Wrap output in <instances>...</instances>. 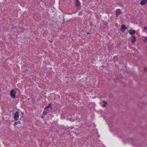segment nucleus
I'll return each instance as SVG.
<instances>
[{
    "instance_id": "obj_1",
    "label": "nucleus",
    "mask_w": 147,
    "mask_h": 147,
    "mask_svg": "<svg viewBox=\"0 0 147 147\" xmlns=\"http://www.w3.org/2000/svg\"><path fill=\"white\" fill-rule=\"evenodd\" d=\"M20 113L18 111L16 112L14 114V118L15 120H18L19 117Z\"/></svg>"
},
{
    "instance_id": "obj_15",
    "label": "nucleus",
    "mask_w": 147,
    "mask_h": 147,
    "mask_svg": "<svg viewBox=\"0 0 147 147\" xmlns=\"http://www.w3.org/2000/svg\"><path fill=\"white\" fill-rule=\"evenodd\" d=\"M146 29H147V28L146 27H144V31L145 32H146V31L145 30H146Z\"/></svg>"
},
{
    "instance_id": "obj_11",
    "label": "nucleus",
    "mask_w": 147,
    "mask_h": 147,
    "mask_svg": "<svg viewBox=\"0 0 147 147\" xmlns=\"http://www.w3.org/2000/svg\"><path fill=\"white\" fill-rule=\"evenodd\" d=\"M21 124V122L20 121H17L15 122L14 123V126H16V125L18 124Z\"/></svg>"
},
{
    "instance_id": "obj_7",
    "label": "nucleus",
    "mask_w": 147,
    "mask_h": 147,
    "mask_svg": "<svg viewBox=\"0 0 147 147\" xmlns=\"http://www.w3.org/2000/svg\"><path fill=\"white\" fill-rule=\"evenodd\" d=\"M132 39L131 40L132 43H134L135 42L136 40V38L135 36H132Z\"/></svg>"
},
{
    "instance_id": "obj_14",
    "label": "nucleus",
    "mask_w": 147,
    "mask_h": 147,
    "mask_svg": "<svg viewBox=\"0 0 147 147\" xmlns=\"http://www.w3.org/2000/svg\"><path fill=\"white\" fill-rule=\"evenodd\" d=\"M107 104V102H105V103H104V104L102 105V107H105L106 106V105Z\"/></svg>"
},
{
    "instance_id": "obj_20",
    "label": "nucleus",
    "mask_w": 147,
    "mask_h": 147,
    "mask_svg": "<svg viewBox=\"0 0 147 147\" xmlns=\"http://www.w3.org/2000/svg\"><path fill=\"white\" fill-rule=\"evenodd\" d=\"M22 114H23V113H22Z\"/></svg>"
},
{
    "instance_id": "obj_6",
    "label": "nucleus",
    "mask_w": 147,
    "mask_h": 147,
    "mask_svg": "<svg viewBox=\"0 0 147 147\" xmlns=\"http://www.w3.org/2000/svg\"><path fill=\"white\" fill-rule=\"evenodd\" d=\"M147 3V0H142L141 1L140 4L141 5H144Z\"/></svg>"
},
{
    "instance_id": "obj_4",
    "label": "nucleus",
    "mask_w": 147,
    "mask_h": 147,
    "mask_svg": "<svg viewBox=\"0 0 147 147\" xmlns=\"http://www.w3.org/2000/svg\"><path fill=\"white\" fill-rule=\"evenodd\" d=\"M122 12L121 10L119 9H117L116 10V16L117 17L118 16L121 14Z\"/></svg>"
},
{
    "instance_id": "obj_21",
    "label": "nucleus",
    "mask_w": 147,
    "mask_h": 147,
    "mask_svg": "<svg viewBox=\"0 0 147 147\" xmlns=\"http://www.w3.org/2000/svg\"><path fill=\"white\" fill-rule=\"evenodd\" d=\"M43 115L42 116V117Z\"/></svg>"
},
{
    "instance_id": "obj_9",
    "label": "nucleus",
    "mask_w": 147,
    "mask_h": 147,
    "mask_svg": "<svg viewBox=\"0 0 147 147\" xmlns=\"http://www.w3.org/2000/svg\"><path fill=\"white\" fill-rule=\"evenodd\" d=\"M51 105H52V104H51V103H49V105L47 106V107H45V109H50V108L52 109V107L51 108Z\"/></svg>"
},
{
    "instance_id": "obj_12",
    "label": "nucleus",
    "mask_w": 147,
    "mask_h": 147,
    "mask_svg": "<svg viewBox=\"0 0 147 147\" xmlns=\"http://www.w3.org/2000/svg\"><path fill=\"white\" fill-rule=\"evenodd\" d=\"M143 42L144 43H145L147 42V37H145L144 40H143Z\"/></svg>"
},
{
    "instance_id": "obj_13",
    "label": "nucleus",
    "mask_w": 147,
    "mask_h": 147,
    "mask_svg": "<svg viewBox=\"0 0 147 147\" xmlns=\"http://www.w3.org/2000/svg\"><path fill=\"white\" fill-rule=\"evenodd\" d=\"M52 108H50V109H45V110H47V111H49V113L50 112V111L51 110Z\"/></svg>"
},
{
    "instance_id": "obj_18",
    "label": "nucleus",
    "mask_w": 147,
    "mask_h": 147,
    "mask_svg": "<svg viewBox=\"0 0 147 147\" xmlns=\"http://www.w3.org/2000/svg\"><path fill=\"white\" fill-rule=\"evenodd\" d=\"M146 70H147V69H146V68H145V71H146Z\"/></svg>"
},
{
    "instance_id": "obj_3",
    "label": "nucleus",
    "mask_w": 147,
    "mask_h": 147,
    "mask_svg": "<svg viewBox=\"0 0 147 147\" xmlns=\"http://www.w3.org/2000/svg\"><path fill=\"white\" fill-rule=\"evenodd\" d=\"M127 29V27H126L125 25H122L120 28V30L121 31L124 32L125 30Z\"/></svg>"
},
{
    "instance_id": "obj_16",
    "label": "nucleus",
    "mask_w": 147,
    "mask_h": 147,
    "mask_svg": "<svg viewBox=\"0 0 147 147\" xmlns=\"http://www.w3.org/2000/svg\"><path fill=\"white\" fill-rule=\"evenodd\" d=\"M118 5H119V6H122V7H123V6H122V5L121 3H118Z\"/></svg>"
},
{
    "instance_id": "obj_2",
    "label": "nucleus",
    "mask_w": 147,
    "mask_h": 147,
    "mask_svg": "<svg viewBox=\"0 0 147 147\" xmlns=\"http://www.w3.org/2000/svg\"><path fill=\"white\" fill-rule=\"evenodd\" d=\"M16 92L14 90H12L10 92L11 96L12 98H15Z\"/></svg>"
},
{
    "instance_id": "obj_10",
    "label": "nucleus",
    "mask_w": 147,
    "mask_h": 147,
    "mask_svg": "<svg viewBox=\"0 0 147 147\" xmlns=\"http://www.w3.org/2000/svg\"><path fill=\"white\" fill-rule=\"evenodd\" d=\"M48 113H49V111H47V110H45L43 112V114L44 115V117Z\"/></svg>"
},
{
    "instance_id": "obj_8",
    "label": "nucleus",
    "mask_w": 147,
    "mask_h": 147,
    "mask_svg": "<svg viewBox=\"0 0 147 147\" xmlns=\"http://www.w3.org/2000/svg\"><path fill=\"white\" fill-rule=\"evenodd\" d=\"M76 7H78L80 5V3L79 0H76Z\"/></svg>"
},
{
    "instance_id": "obj_19",
    "label": "nucleus",
    "mask_w": 147,
    "mask_h": 147,
    "mask_svg": "<svg viewBox=\"0 0 147 147\" xmlns=\"http://www.w3.org/2000/svg\"><path fill=\"white\" fill-rule=\"evenodd\" d=\"M87 34H90V33H89V32H88L87 33Z\"/></svg>"
},
{
    "instance_id": "obj_17",
    "label": "nucleus",
    "mask_w": 147,
    "mask_h": 147,
    "mask_svg": "<svg viewBox=\"0 0 147 147\" xmlns=\"http://www.w3.org/2000/svg\"><path fill=\"white\" fill-rule=\"evenodd\" d=\"M102 102H104V103H105V102H107L105 101V100H104Z\"/></svg>"
},
{
    "instance_id": "obj_5",
    "label": "nucleus",
    "mask_w": 147,
    "mask_h": 147,
    "mask_svg": "<svg viewBox=\"0 0 147 147\" xmlns=\"http://www.w3.org/2000/svg\"><path fill=\"white\" fill-rule=\"evenodd\" d=\"M129 32L131 35H133L135 34L136 32L135 30H129Z\"/></svg>"
}]
</instances>
